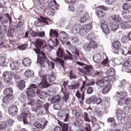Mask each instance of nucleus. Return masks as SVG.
Masks as SVG:
<instances>
[{
  "instance_id": "f257e3e1",
  "label": "nucleus",
  "mask_w": 131,
  "mask_h": 131,
  "mask_svg": "<svg viewBox=\"0 0 131 131\" xmlns=\"http://www.w3.org/2000/svg\"><path fill=\"white\" fill-rule=\"evenodd\" d=\"M35 51L36 52V54L38 55L37 62L38 63H39L40 65H41L43 62H46V63L51 67L52 69H55V60L50 61V59L47 58V56L45 53L39 51V50H35Z\"/></svg>"
},
{
  "instance_id": "f03ea898",
  "label": "nucleus",
  "mask_w": 131,
  "mask_h": 131,
  "mask_svg": "<svg viewBox=\"0 0 131 131\" xmlns=\"http://www.w3.org/2000/svg\"><path fill=\"white\" fill-rule=\"evenodd\" d=\"M110 79L109 77H104L102 79L99 80L96 82V84H97V85L100 88H103L102 91V94H103V95L107 94V93H109L110 91L111 90V83L106 84Z\"/></svg>"
},
{
  "instance_id": "7ed1b4c3",
  "label": "nucleus",
  "mask_w": 131,
  "mask_h": 131,
  "mask_svg": "<svg viewBox=\"0 0 131 131\" xmlns=\"http://www.w3.org/2000/svg\"><path fill=\"white\" fill-rule=\"evenodd\" d=\"M101 27L104 33L108 34L110 32V30L116 31L118 29V27H119V24L116 22H114L108 25L107 21H103L101 24Z\"/></svg>"
},
{
  "instance_id": "20e7f679",
  "label": "nucleus",
  "mask_w": 131,
  "mask_h": 131,
  "mask_svg": "<svg viewBox=\"0 0 131 131\" xmlns=\"http://www.w3.org/2000/svg\"><path fill=\"white\" fill-rule=\"evenodd\" d=\"M41 73H42V71H40L39 73V76H40V77H42V81L40 83V85L41 86H42V88H48V86L49 85V82H49L54 81V80L56 79V77L53 75L42 76Z\"/></svg>"
},
{
  "instance_id": "39448f33",
  "label": "nucleus",
  "mask_w": 131,
  "mask_h": 131,
  "mask_svg": "<svg viewBox=\"0 0 131 131\" xmlns=\"http://www.w3.org/2000/svg\"><path fill=\"white\" fill-rule=\"evenodd\" d=\"M112 52L115 55H125V52L123 50V48H121V43L119 41H115L112 45Z\"/></svg>"
},
{
  "instance_id": "423d86ee",
  "label": "nucleus",
  "mask_w": 131,
  "mask_h": 131,
  "mask_svg": "<svg viewBox=\"0 0 131 131\" xmlns=\"http://www.w3.org/2000/svg\"><path fill=\"white\" fill-rule=\"evenodd\" d=\"M76 63L79 66H83L84 70L79 68H78V70L80 72H82V73L86 74L87 75H90V74H93V73H94V69H93V67H92V66H86L85 63L80 61H78Z\"/></svg>"
},
{
  "instance_id": "0eeeda50",
  "label": "nucleus",
  "mask_w": 131,
  "mask_h": 131,
  "mask_svg": "<svg viewBox=\"0 0 131 131\" xmlns=\"http://www.w3.org/2000/svg\"><path fill=\"white\" fill-rule=\"evenodd\" d=\"M23 112V113L17 116V118L19 121H24V123H25L26 119H27V117H28V115L30 114L29 108L25 107Z\"/></svg>"
},
{
  "instance_id": "6e6552de",
  "label": "nucleus",
  "mask_w": 131,
  "mask_h": 131,
  "mask_svg": "<svg viewBox=\"0 0 131 131\" xmlns=\"http://www.w3.org/2000/svg\"><path fill=\"white\" fill-rule=\"evenodd\" d=\"M68 82H69L68 80L64 81L63 83V88H61V93L63 94V100L66 102L69 100V94L66 89V86L68 85Z\"/></svg>"
},
{
  "instance_id": "1a4fd4ad",
  "label": "nucleus",
  "mask_w": 131,
  "mask_h": 131,
  "mask_svg": "<svg viewBox=\"0 0 131 131\" xmlns=\"http://www.w3.org/2000/svg\"><path fill=\"white\" fill-rule=\"evenodd\" d=\"M3 77L5 80V82L10 84L13 83V76H12V73L9 71H5L3 73Z\"/></svg>"
},
{
  "instance_id": "9d476101",
  "label": "nucleus",
  "mask_w": 131,
  "mask_h": 131,
  "mask_svg": "<svg viewBox=\"0 0 131 131\" xmlns=\"http://www.w3.org/2000/svg\"><path fill=\"white\" fill-rule=\"evenodd\" d=\"M46 43H47V42H46V41H45L44 40H42L39 38L36 39L35 41V46L37 49H35V48L34 49V52L36 53V51H35V50L36 51H38L39 50L40 52V50H39V49H40L41 47H46Z\"/></svg>"
},
{
  "instance_id": "9b49d317",
  "label": "nucleus",
  "mask_w": 131,
  "mask_h": 131,
  "mask_svg": "<svg viewBox=\"0 0 131 131\" xmlns=\"http://www.w3.org/2000/svg\"><path fill=\"white\" fill-rule=\"evenodd\" d=\"M38 85L35 84H32L31 85L30 88H28L26 91L27 96L29 97H34L35 96V91L33 89H36Z\"/></svg>"
},
{
  "instance_id": "f8f14e48",
  "label": "nucleus",
  "mask_w": 131,
  "mask_h": 131,
  "mask_svg": "<svg viewBox=\"0 0 131 131\" xmlns=\"http://www.w3.org/2000/svg\"><path fill=\"white\" fill-rule=\"evenodd\" d=\"M47 20H49V19L43 16H40V18H38L37 20L35 21V25L37 27H38V26H40V23H45L47 25H49V22L47 21Z\"/></svg>"
},
{
  "instance_id": "ddd939ff",
  "label": "nucleus",
  "mask_w": 131,
  "mask_h": 131,
  "mask_svg": "<svg viewBox=\"0 0 131 131\" xmlns=\"http://www.w3.org/2000/svg\"><path fill=\"white\" fill-rule=\"evenodd\" d=\"M59 117H62L64 122H67L69 120V114L65 113L64 111H60L58 113Z\"/></svg>"
},
{
  "instance_id": "4468645a",
  "label": "nucleus",
  "mask_w": 131,
  "mask_h": 131,
  "mask_svg": "<svg viewBox=\"0 0 131 131\" xmlns=\"http://www.w3.org/2000/svg\"><path fill=\"white\" fill-rule=\"evenodd\" d=\"M8 112L10 115L15 116V115H17V113H18V107H17L16 105L11 106L9 108Z\"/></svg>"
},
{
  "instance_id": "2eb2a0df",
  "label": "nucleus",
  "mask_w": 131,
  "mask_h": 131,
  "mask_svg": "<svg viewBox=\"0 0 131 131\" xmlns=\"http://www.w3.org/2000/svg\"><path fill=\"white\" fill-rule=\"evenodd\" d=\"M10 67L12 70L15 71L16 73L19 72V63L17 62L12 61L10 63Z\"/></svg>"
},
{
  "instance_id": "dca6fc26",
  "label": "nucleus",
  "mask_w": 131,
  "mask_h": 131,
  "mask_svg": "<svg viewBox=\"0 0 131 131\" xmlns=\"http://www.w3.org/2000/svg\"><path fill=\"white\" fill-rule=\"evenodd\" d=\"M58 36H59V33H58V31H57L56 30L53 29H50L49 32V36L50 38H54V37H55V38H57Z\"/></svg>"
},
{
  "instance_id": "f3484780",
  "label": "nucleus",
  "mask_w": 131,
  "mask_h": 131,
  "mask_svg": "<svg viewBox=\"0 0 131 131\" xmlns=\"http://www.w3.org/2000/svg\"><path fill=\"white\" fill-rule=\"evenodd\" d=\"M122 18L125 19V20H129V21H131V13L129 11L127 10L123 12V13H122Z\"/></svg>"
},
{
  "instance_id": "a211bd4d",
  "label": "nucleus",
  "mask_w": 131,
  "mask_h": 131,
  "mask_svg": "<svg viewBox=\"0 0 131 131\" xmlns=\"http://www.w3.org/2000/svg\"><path fill=\"white\" fill-rule=\"evenodd\" d=\"M120 26L121 28L123 29H127V28H130L131 27V20L128 21H123L121 23Z\"/></svg>"
},
{
  "instance_id": "6ab92c4d",
  "label": "nucleus",
  "mask_w": 131,
  "mask_h": 131,
  "mask_svg": "<svg viewBox=\"0 0 131 131\" xmlns=\"http://www.w3.org/2000/svg\"><path fill=\"white\" fill-rule=\"evenodd\" d=\"M34 111L37 113V114H44L45 113V108L43 106H37L34 109Z\"/></svg>"
},
{
  "instance_id": "aec40b11",
  "label": "nucleus",
  "mask_w": 131,
  "mask_h": 131,
  "mask_svg": "<svg viewBox=\"0 0 131 131\" xmlns=\"http://www.w3.org/2000/svg\"><path fill=\"white\" fill-rule=\"evenodd\" d=\"M11 20L12 17L10 16L9 14H6L5 15H4L3 18L1 21L2 22H3V23H5V24H7L9 21V22H11Z\"/></svg>"
},
{
  "instance_id": "412c9836",
  "label": "nucleus",
  "mask_w": 131,
  "mask_h": 131,
  "mask_svg": "<svg viewBox=\"0 0 131 131\" xmlns=\"http://www.w3.org/2000/svg\"><path fill=\"white\" fill-rule=\"evenodd\" d=\"M93 28V26H92V24H89L87 25H85L83 27V32H85V34L88 33V32H89L90 30Z\"/></svg>"
},
{
  "instance_id": "4be33fe9",
  "label": "nucleus",
  "mask_w": 131,
  "mask_h": 131,
  "mask_svg": "<svg viewBox=\"0 0 131 131\" xmlns=\"http://www.w3.org/2000/svg\"><path fill=\"white\" fill-rule=\"evenodd\" d=\"M57 56L58 58H63L65 56V52L64 50L61 48H58V50L56 52Z\"/></svg>"
},
{
  "instance_id": "5701e85b",
  "label": "nucleus",
  "mask_w": 131,
  "mask_h": 131,
  "mask_svg": "<svg viewBox=\"0 0 131 131\" xmlns=\"http://www.w3.org/2000/svg\"><path fill=\"white\" fill-rule=\"evenodd\" d=\"M37 95H38L39 98L40 99H46L48 97V93L45 92H40V90H38L36 92Z\"/></svg>"
},
{
  "instance_id": "b1692460",
  "label": "nucleus",
  "mask_w": 131,
  "mask_h": 131,
  "mask_svg": "<svg viewBox=\"0 0 131 131\" xmlns=\"http://www.w3.org/2000/svg\"><path fill=\"white\" fill-rule=\"evenodd\" d=\"M93 61L95 63H100L101 61H102V57L101 56V55L100 54H96L94 55L93 57Z\"/></svg>"
},
{
  "instance_id": "393cba45",
  "label": "nucleus",
  "mask_w": 131,
  "mask_h": 131,
  "mask_svg": "<svg viewBox=\"0 0 131 131\" xmlns=\"http://www.w3.org/2000/svg\"><path fill=\"white\" fill-rule=\"evenodd\" d=\"M23 64L25 67H29L31 65V59L30 58H26L23 60Z\"/></svg>"
},
{
  "instance_id": "a878e982",
  "label": "nucleus",
  "mask_w": 131,
  "mask_h": 131,
  "mask_svg": "<svg viewBox=\"0 0 131 131\" xmlns=\"http://www.w3.org/2000/svg\"><path fill=\"white\" fill-rule=\"evenodd\" d=\"M61 101V96L59 95H56L53 96L50 100L51 103L52 104H54V103H58Z\"/></svg>"
},
{
  "instance_id": "bb28decb",
  "label": "nucleus",
  "mask_w": 131,
  "mask_h": 131,
  "mask_svg": "<svg viewBox=\"0 0 131 131\" xmlns=\"http://www.w3.org/2000/svg\"><path fill=\"white\" fill-rule=\"evenodd\" d=\"M54 62H55V63H56L57 65H61V66H62V67H63V68H64V61L61 58L56 57L54 59Z\"/></svg>"
},
{
  "instance_id": "cd10ccee",
  "label": "nucleus",
  "mask_w": 131,
  "mask_h": 131,
  "mask_svg": "<svg viewBox=\"0 0 131 131\" xmlns=\"http://www.w3.org/2000/svg\"><path fill=\"white\" fill-rule=\"evenodd\" d=\"M116 117L117 120H121L122 119V115H123L124 113L122 110H118L116 113Z\"/></svg>"
},
{
  "instance_id": "c85d7f7f",
  "label": "nucleus",
  "mask_w": 131,
  "mask_h": 131,
  "mask_svg": "<svg viewBox=\"0 0 131 131\" xmlns=\"http://www.w3.org/2000/svg\"><path fill=\"white\" fill-rule=\"evenodd\" d=\"M116 96L117 98L120 99H123L124 97L126 96V92L124 91H120L116 93Z\"/></svg>"
},
{
  "instance_id": "c756f323",
  "label": "nucleus",
  "mask_w": 131,
  "mask_h": 131,
  "mask_svg": "<svg viewBox=\"0 0 131 131\" xmlns=\"http://www.w3.org/2000/svg\"><path fill=\"white\" fill-rule=\"evenodd\" d=\"M4 94L5 96L12 97V95H13V89L12 88L6 89L4 91Z\"/></svg>"
},
{
  "instance_id": "7c9ffc66",
  "label": "nucleus",
  "mask_w": 131,
  "mask_h": 131,
  "mask_svg": "<svg viewBox=\"0 0 131 131\" xmlns=\"http://www.w3.org/2000/svg\"><path fill=\"white\" fill-rule=\"evenodd\" d=\"M81 28V26L79 25V24H75L73 28V33H75V34L78 33L79 31H80Z\"/></svg>"
},
{
  "instance_id": "2f4dec72",
  "label": "nucleus",
  "mask_w": 131,
  "mask_h": 131,
  "mask_svg": "<svg viewBox=\"0 0 131 131\" xmlns=\"http://www.w3.org/2000/svg\"><path fill=\"white\" fill-rule=\"evenodd\" d=\"M88 19H90V15H89L88 13H85L80 18L79 22L81 23H84V22H85Z\"/></svg>"
},
{
  "instance_id": "473e14b6",
  "label": "nucleus",
  "mask_w": 131,
  "mask_h": 131,
  "mask_svg": "<svg viewBox=\"0 0 131 131\" xmlns=\"http://www.w3.org/2000/svg\"><path fill=\"white\" fill-rule=\"evenodd\" d=\"M106 74L108 76L107 77H109V76L111 77L115 74V70L113 68H111L106 72Z\"/></svg>"
},
{
  "instance_id": "72a5a7b5",
  "label": "nucleus",
  "mask_w": 131,
  "mask_h": 131,
  "mask_svg": "<svg viewBox=\"0 0 131 131\" xmlns=\"http://www.w3.org/2000/svg\"><path fill=\"white\" fill-rule=\"evenodd\" d=\"M17 88L21 91L25 88V81L21 80L18 82L17 85Z\"/></svg>"
},
{
  "instance_id": "f704fd0d",
  "label": "nucleus",
  "mask_w": 131,
  "mask_h": 131,
  "mask_svg": "<svg viewBox=\"0 0 131 131\" xmlns=\"http://www.w3.org/2000/svg\"><path fill=\"white\" fill-rule=\"evenodd\" d=\"M60 39L61 41H63L64 42L67 41V39H68V35L65 32L61 33Z\"/></svg>"
},
{
  "instance_id": "c9c22d12",
  "label": "nucleus",
  "mask_w": 131,
  "mask_h": 131,
  "mask_svg": "<svg viewBox=\"0 0 131 131\" xmlns=\"http://www.w3.org/2000/svg\"><path fill=\"white\" fill-rule=\"evenodd\" d=\"M84 51L86 53H90L92 51V48L89 43H86L84 45Z\"/></svg>"
},
{
  "instance_id": "e433bc0d",
  "label": "nucleus",
  "mask_w": 131,
  "mask_h": 131,
  "mask_svg": "<svg viewBox=\"0 0 131 131\" xmlns=\"http://www.w3.org/2000/svg\"><path fill=\"white\" fill-rule=\"evenodd\" d=\"M92 103L93 104L96 103L98 105H100L102 103V99L101 98L93 97L92 98Z\"/></svg>"
},
{
  "instance_id": "4c0bfd02",
  "label": "nucleus",
  "mask_w": 131,
  "mask_h": 131,
  "mask_svg": "<svg viewBox=\"0 0 131 131\" xmlns=\"http://www.w3.org/2000/svg\"><path fill=\"white\" fill-rule=\"evenodd\" d=\"M111 18L114 20L115 21H117L118 22H121L122 19L119 15H116L115 14L111 16Z\"/></svg>"
},
{
  "instance_id": "58836bf2",
  "label": "nucleus",
  "mask_w": 131,
  "mask_h": 131,
  "mask_svg": "<svg viewBox=\"0 0 131 131\" xmlns=\"http://www.w3.org/2000/svg\"><path fill=\"white\" fill-rule=\"evenodd\" d=\"M75 95L78 99H81L82 101L84 100V91L82 92V95H80V93H79V92H77Z\"/></svg>"
},
{
  "instance_id": "ea45409f",
  "label": "nucleus",
  "mask_w": 131,
  "mask_h": 131,
  "mask_svg": "<svg viewBox=\"0 0 131 131\" xmlns=\"http://www.w3.org/2000/svg\"><path fill=\"white\" fill-rule=\"evenodd\" d=\"M87 38L88 40H94L97 38V35L93 33H90L88 35Z\"/></svg>"
},
{
  "instance_id": "a19ab883",
  "label": "nucleus",
  "mask_w": 131,
  "mask_h": 131,
  "mask_svg": "<svg viewBox=\"0 0 131 131\" xmlns=\"http://www.w3.org/2000/svg\"><path fill=\"white\" fill-rule=\"evenodd\" d=\"M14 123V121L11 119H9L7 120L5 122H4V124L6 125V127H8V126H11L13 125Z\"/></svg>"
},
{
  "instance_id": "79ce46f5",
  "label": "nucleus",
  "mask_w": 131,
  "mask_h": 131,
  "mask_svg": "<svg viewBox=\"0 0 131 131\" xmlns=\"http://www.w3.org/2000/svg\"><path fill=\"white\" fill-rule=\"evenodd\" d=\"M88 43H89L91 49H97L98 48V43L96 41L92 40Z\"/></svg>"
},
{
  "instance_id": "37998d69",
  "label": "nucleus",
  "mask_w": 131,
  "mask_h": 131,
  "mask_svg": "<svg viewBox=\"0 0 131 131\" xmlns=\"http://www.w3.org/2000/svg\"><path fill=\"white\" fill-rule=\"evenodd\" d=\"M71 51L74 55H77V56H79V52L77 51V49H76V47H75V46L71 47Z\"/></svg>"
},
{
  "instance_id": "c03bdc74",
  "label": "nucleus",
  "mask_w": 131,
  "mask_h": 131,
  "mask_svg": "<svg viewBox=\"0 0 131 131\" xmlns=\"http://www.w3.org/2000/svg\"><path fill=\"white\" fill-rule=\"evenodd\" d=\"M25 75L27 77H31L33 75V72L31 70H27L25 72Z\"/></svg>"
},
{
  "instance_id": "a18cd8bd",
  "label": "nucleus",
  "mask_w": 131,
  "mask_h": 131,
  "mask_svg": "<svg viewBox=\"0 0 131 131\" xmlns=\"http://www.w3.org/2000/svg\"><path fill=\"white\" fill-rule=\"evenodd\" d=\"M57 6H58V4H57V2H56V0H51L49 4V7H54L55 8L57 7Z\"/></svg>"
},
{
  "instance_id": "49530a36",
  "label": "nucleus",
  "mask_w": 131,
  "mask_h": 131,
  "mask_svg": "<svg viewBox=\"0 0 131 131\" xmlns=\"http://www.w3.org/2000/svg\"><path fill=\"white\" fill-rule=\"evenodd\" d=\"M18 99H19V101H20V102H21V103H24V102H25L26 101V100H27V97H26V95H25L24 94H21L19 96V97Z\"/></svg>"
},
{
  "instance_id": "de8ad7c7",
  "label": "nucleus",
  "mask_w": 131,
  "mask_h": 131,
  "mask_svg": "<svg viewBox=\"0 0 131 131\" xmlns=\"http://www.w3.org/2000/svg\"><path fill=\"white\" fill-rule=\"evenodd\" d=\"M96 14L97 16H98V17H100V18L104 17V16H105V13L104 12H103L100 10H97L96 12Z\"/></svg>"
},
{
  "instance_id": "09e8293b",
  "label": "nucleus",
  "mask_w": 131,
  "mask_h": 131,
  "mask_svg": "<svg viewBox=\"0 0 131 131\" xmlns=\"http://www.w3.org/2000/svg\"><path fill=\"white\" fill-rule=\"evenodd\" d=\"M12 99H13V97H12V96H8L6 95V96L3 98L2 101L3 103H7V102H9V101H11Z\"/></svg>"
},
{
  "instance_id": "8fccbe9b",
  "label": "nucleus",
  "mask_w": 131,
  "mask_h": 131,
  "mask_svg": "<svg viewBox=\"0 0 131 131\" xmlns=\"http://www.w3.org/2000/svg\"><path fill=\"white\" fill-rule=\"evenodd\" d=\"M79 86V84H75L73 85H69V89L70 91H72L73 90H76V89H78Z\"/></svg>"
},
{
  "instance_id": "3c124183",
  "label": "nucleus",
  "mask_w": 131,
  "mask_h": 131,
  "mask_svg": "<svg viewBox=\"0 0 131 131\" xmlns=\"http://www.w3.org/2000/svg\"><path fill=\"white\" fill-rule=\"evenodd\" d=\"M34 126H35L36 128H39L40 129V128L42 127V125H41V123L39 122L36 121L34 123Z\"/></svg>"
},
{
  "instance_id": "603ef678",
  "label": "nucleus",
  "mask_w": 131,
  "mask_h": 131,
  "mask_svg": "<svg viewBox=\"0 0 131 131\" xmlns=\"http://www.w3.org/2000/svg\"><path fill=\"white\" fill-rule=\"evenodd\" d=\"M130 110V108L129 106H125V107H124V109L122 111L123 112L124 114L127 115V114L129 113Z\"/></svg>"
},
{
  "instance_id": "864d4df0",
  "label": "nucleus",
  "mask_w": 131,
  "mask_h": 131,
  "mask_svg": "<svg viewBox=\"0 0 131 131\" xmlns=\"http://www.w3.org/2000/svg\"><path fill=\"white\" fill-rule=\"evenodd\" d=\"M28 119L31 122H33L34 120H35V118H34V115L33 114H30L28 115Z\"/></svg>"
},
{
  "instance_id": "5fc2aeb1",
  "label": "nucleus",
  "mask_w": 131,
  "mask_h": 131,
  "mask_svg": "<svg viewBox=\"0 0 131 131\" xmlns=\"http://www.w3.org/2000/svg\"><path fill=\"white\" fill-rule=\"evenodd\" d=\"M64 61H70L73 60V57L72 56V55H65L64 57Z\"/></svg>"
},
{
  "instance_id": "6e6d98bb",
  "label": "nucleus",
  "mask_w": 131,
  "mask_h": 131,
  "mask_svg": "<svg viewBox=\"0 0 131 131\" xmlns=\"http://www.w3.org/2000/svg\"><path fill=\"white\" fill-rule=\"evenodd\" d=\"M100 129V125H99L98 124L95 123L93 124L92 126V130L97 131L98 130V129Z\"/></svg>"
},
{
  "instance_id": "4d7b16f0",
  "label": "nucleus",
  "mask_w": 131,
  "mask_h": 131,
  "mask_svg": "<svg viewBox=\"0 0 131 131\" xmlns=\"http://www.w3.org/2000/svg\"><path fill=\"white\" fill-rule=\"evenodd\" d=\"M122 9L124 11H126V10H128V9H130V4L128 3L124 4L122 6Z\"/></svg>"
},
{
  "instance_id": "13d9d810",
  "label": "nucleus",
  "mask_w": 131,
  "mask_h": 131,
  "mask_svg": "<svg viewBox=\"0 0 131 131\" xmlns=\"http://www.w3.org/2000/svg\"><path fill=\"white\" fill-rule=\"evenodd\" d=\"M26 105H30V106H33L35 104V101L33 99H29L26 103Z\"/></svg>"
},
{
  "instance_id": "bf43d9fd",
  "label": "nucleus",
  "mask_w": 131,
  "mask_h": 131,
  "mask_svg": "<svg viewBox=\"0 0 131 131\" xmlns=\"http://www.w3.org/2000/svg\"><path fill=\"white\" fill-rule=\"evenodd\" d=\"M121 41L123 43H126L128 41V38L127 36H123L122 37Z\"/></svg>"
},
{
  "instance_id": "052dcab7",
  "label": "nucleus",
  "mask_w": 131,
  "mask_h": 131,
  "mask_svg": "<svg viewBox=\"0 0 131 131\" xmlns=\"http://www.w3.org/2000/svg\"><path fill=\"white\" fill-rule=\"evenodd\" d=\"M6 63V57H0V65H4Z\"/></svg>"
},
{
  "instance_id": "680f3d73",
  "label": "nucleus",
  "mask_w": 131,
  "mask_h": 131,
  "mask_svg": "<svg viewBox=\"0 0 131 131\" xmlns=\"http://www.w3.org/2000/svg\"><path fill=\"white\" fill-rule=\"evenodd\" d=\"M84 120L86 122H91V119L89 118V115L86 113H84Z\"/></svg>"
},
{
  "instance_id": "e2e57ef3",
  "label": "nucleus",
  "mask_w": 131,
  "mask_h": 131,
  "mask_svg": "<svg viewBox=\"0 0 131 131\" xmlns=\"http://www.w3.org/2000/svg\"><path fill=\"white\" fill-rule=\"evenodd\" d=\"M28 47V45L27 44H24L19 47H18L19 50H20L21 51H24L25 50H26V48Z\"/></svg>"
},
{
  "instance_id": "0e129e2a",
  "label": "nucleus",
  "mask_w": 131,
  "mask_h": 131,
  "mask_svg": "<svg viewBox=\"0 0 131 131\" xmlns=\"http://www.w3.org/2000/svg\"><path fill=\"white\" fill-rule=\"evenodd\" d=\"M68 126H69L68 124H63L62 125V126H61L62 130V131H68Z\"/></svg>"
},
{
  "instance_id": "69168bd1",
  "label": "nucleus",
  "mask_w": 131,
  "mask_h": 131,
  "mask_svg": "<svg viewBox=\"0 0 131 131\" xmlns=\"http://www.w3.org/2000/svg\"><path fill=\"white\" fill-rule=\"evenodd\" d=\"M85 129L86 131H91L92 129V127H91V124L86 123V124L84 126Z\"/></svg>"
},
{
  "instance_id": "338daca9",
  "label": "nucleus",
  "mask_w": 131,
  "mask_h": 131,
  "mask_svg": "<svg viewBox=\"0 0 131 131\" xmlns=\"http://www.w3.org/2000/svg\"><path fill=\"white\" fill-rule=\"evenodd\" d=\"M71 40L73 43H76L78 41V37L74 36L72 37Z\"/></svg>"
},
{
  "instance_id": "774afa93",
  "label": "nucleus",
  "mask_w": 131,
  "mask_h": 131,
  "mask_svg": "<svg viewBox=\"0 0 131 131\" xmlns=\"http://www.w3.org/2000/svg\"><path fill=\"white\" fill-rule=\"evenodd\" d=\"M124 67H131L130 62L128 60H126L123 64Z\"/></svg>"
}]
</instances>
